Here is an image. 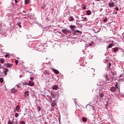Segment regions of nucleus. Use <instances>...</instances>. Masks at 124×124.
<instances>
[{
  "mask_svg": "<svg viewBox=\"0 0 124 124\" xmlns=\"http://www.w3.org/2000/svg\"><path fill=\"white\" fill-rule=\"evenodd\" d=\"M86 108L87 109V111H88V112H90L91 110L94 111V108L93 107V106L87 105Z\"/></svg>",
  "mask_w": 124,
  "mask_h": 124,
  "instance_id": "obj_1",
  "label": "nucleus"
},
{
  "mask_svg": "<svg viewBox=\"0 0 124 124\" xmlns=\"http://www.w3.org/2000/svg\"><path fill=\"white\" fill-rule=\"evenodd\" d=\"M113 50H114V51L112 52V54H111L110 55V56H111V57H115V56H116V54H117V53H117V52H118V51H119V48H118V47H115V48H114Z\"/></svg>",
  "mask_w": 124,
  "mask_h": 124,
  "instance_id": "obj_2",
  "label": "nucleus"
},
{
  "mask_svg": "<svg viewBox=\"0 0 124 124\" xmlns=\"http://www.w3.org/2000/svg\"><path fill=\"white\" fill-rule=\"evenodd\" d=\"M62 32H63V33H64V34H66V35H67V34H69V33H71V31L67 29H62Z\"/></svg>",
  "mask_w": 124,
  "mask_h": 124,
  "instance_id": "obj_3",
  "label": "nucleus"
},
{
  "mask_svg": "<svg viewBox=\"0 0 124 124\" xmlns=\"http://www.w3.org/2000/svg\"><path fill=\"white\" fill-rule=\"evenodd\" d=\"M104 78L106 79V81H110V82H112L113 80H114V77L111 76L110 78V79L108 78V76L107 75H105L104 76Z\"/></svg>",
  "mask_w": 124,
  "mask_h": 124,
  "instance_id": "obj_4",
  "label": "nucleus"
},
{
  "mask_svg": "<svg viewBox=\"0 0 124 124\" xmlns=\"http://www.w3.org/2000/svg\"><path fill=\"white\" fill-rule=\"evenodd\" d=\"M10 91L12 93H16L18 92V90L15 89V88H13V89H11Z\"/></svg>",
  "mask_w": 124,
  "mask_h": 124,
  "instance_id": "obj_5",
  "label": "nucleus"
},
{
  "mask_svg": "<svg viewBox=\"0 0 124 124\" xmlns=\"http://www.w3.org/2000/svg\"><path fill=\"white\" fill-rule=\"evenodd\" d=\"M115 3L114 2H108V6L110 8L114 7Z\"/></svg>",
  "mask_w": 124,
  "mask_h": 124,
  "instance_id": "obj_6",
  "label": "nucleus"
},
{
  "mask_svg": "<svg viewBox=\"0 0 124 124\" xmlns=\"http://www.w3.org/2000/svg\"><path fill=\"white\" fill-rule=\"evenodd\" d=\"M117 91V88L115 87H112L110 88V91L112 93H115Z\"/></svg>",
  "mask_w": 124,
  "mask_h": 124,
  "instance_id": "obj_7",
  "label": "nucleus"
},
{
  "mask_svg": "<svg viewBox=\"0 0 124 124\" xmlns=\"http://www.w3.org/2000/svg\"><path fill=\"white\" fill-rule=\"evenodd\" d=\"M4 65H5V67H11V66H12L13 65V64H12L10 63H5Z\"/></svg>",
  "mask_w": 124,
  "mask_h": 124,
  "instance_id": "obj_8",
  "label": "nucleus"
},
{
  "mask_svg": "<svg viewBox=\"0 0 124 124\" xmlns=\"http://www.w3.org/2000/svg\"><path fill=\"white\" fill-rule=\"evenodd\" d=\"M93 32H94V33H97L99 32V30H98L96 28L93 29Z\"/></svg>",
  "mask_w": 124,
  "mask_h": 124,
  "instance_id": "obj_9",
  "label": "nucleus"
},
{
  "mask_svg": "<svg viewBox=\"0 0 124 124\" xmlns=\"http://www.w3.org/2000/svg\"><path fill=\"white\" fill-rule=\"evenodd\" d=\"M43 73L45 74V75H50V72H48L47 70L44 71Z\"/></svg>",
  "mask_w": 124,
  "mask_h": 124,
  "instance_id": "obj_10",
  "label": "nucleus"
},
{
  "mask_svg": "<svg viewBox=\"0 0 124 124\" xmlns=\"http://www.w3.org/2000/svg\"><path fill=\"white\" fill-rule=\"evenodd\" d=\"M52 89H53V90H55V91H57V90H58V89H59V86L57 85H55L53 86Z\"/></svg>",
  "mask_w": 124,
  "mask_h": 124,
  "instance_id": "obj_11",
  "label": "nucleus"
},
{
  "mask_svg": "<svg viewBox=\"0 0 124 124\" xmlns=\"http://www.w3.org/2000/svg\"><path fill=\"white\" fill-rule=\"evenodd\" d=\"M69 21L70 22H72V21H74V18L72 16H70L69 17Z\"/></svg>",
  "mask_w": 124,
  "mask_h": 124,
  "instance_id": "obj_12",
  "label": "nucleus"
},
{
  "mask_svg": "<svg viewBox=\"0 0 124 124\" xmlns=\"http://www.w3.org/2000/svg\"><path fill=\"white\" fill-rule=\"evenodd\" d=\"M70 28L73 31H75V30H74V29H75L76 28L75 25H70Z\"/></svg>",
  "mask_w": 124,
  "mask_h": 124,
  "instance_id": "obj_13",
  "label": "nucleus"
},
{
  "mask_svg": "<svg viewBox=\"0 0 124 124\" xmlns=\"http://www.w3.org/2000/svg\"><path fill=\"white\" fill-rule=\"evenodd\" d=\"M52 71H53V72H54V73H55L56 74H59V71H58L57 70H56L54 68H52Z\"/></svg>",
  "mask_w": 124,
  "mask_h": 124,
  "instance_id": "obj_14",
  "label": "nucleus"
},
{
  "mask_svg": "<svg viewBox=\"0 0 124 124\" xmlns=\"http://www.w3.org/2000/svg\"><path fill=\"white\" fill-rule=\"evenodd\" d=\"M29 86H31V87H32L34 86V83H33V82L30 81L29 82Z\"/></svg>",
  "mask_w": 124,
  "mask_h": 124,
  "instance_id": "obj_15",
  "label": "nucleus"
},
{
  "mask_svg": "<svg viewBox=\"0 0 124 124\" xmlns=\"http://www.w3.org/2000/svg\"><path fill=\"white\" fill-rule=\"evenodd\" d=\"M112 47H113V44H110L107 46V49L108 50V49H110V48H112Z\"/></svg>",
  "mask_w": 124,
  "mask_h": 124,
  "instance_id": "obj_16",
  "label": "nucleus"
},
{
  "mask_svg": "<svg viewBox=\"0 0 124 124\" xmlns=\"http://www.w3.org/2000/svg\"><path fill=\"white\" fill-rule=\"evenodd\" d=\"M24 95L25 96H26V97L29 96V95H30V93H29V92L26 91L25 93H24Z\"/></svg>",
  "mask_w": 124,
  "mask_h": 124,
  "instance_id": "obj_17",
  "label": "nucleus"
},
{
  "mask_svg": "<svg viewBox=\"0 0 124 124\" xmlns=\"http://www.w3.org/2000/svg\"><path fill=\"white\" fill-rule=\"evenodd\" d=\"M2 68L4 69L3 72H8L9 71V69L6 68L2 67Z\"/></svg>",
  "mask_w": 124,
  "mask_h": 124,
  "instance_id": "obj_18",
  "label": "nucleus"
},
{
  "mask_svg": "<svg viewBox=\"0 0 124 124\" xmlns=\"http://www.w3.org/2000/svg\"><path fill=\"white\" fill-rule=\"evenodd\" d=\"M97 98H94L93 99V103H94L95 104H96V103H97Z\"/></svg>",
  "mask_w": 124,
  "mask_h": 124,
  "instance_id": "obj_19",
  "label": "nucleus"
},
{
  "mask_svg": "<svg viewBox=\"0 0 124 124\" xmlns=\"http://www.w3.org/2000/svg\"><path fill=\"white\" fill-rule=\"evenodd\" d=\"M110 73H111V74H112V75H113V76L117 75V72H116L115 71L113 72L112 71H111Z\"/></svg>",
  "mask_w": 124,
  "mask_h": 124,
  "instance_id": "obj_20",
  "label": "nucleus"
},
{
  "mask_svg": "<svg viewBox=\"0 0 124 124\" xmlns=\"http://www.w3.org/2000/svg\"><path fill=\"white\" fill-rule=\"evenodd\" d=\"M51 105L52 107H55V106H56V101H54L51 104Z\"/></svg>",
  "mask_w": 124,
  "mask_h": 124,
  "instance_id": "obj_21",
  "label": "nucleus"
},
{
  "mask_svg": "<svg viewBox=\"0 0 124 124\" xmlns=\"http://www.w3.org/2000/svg\"><path fill=\"white\" fill-rule=\"evenodd\" d=\"M82 122H83L84 123H87V118L86 117H83L82 118Z\"/></svg>",
  "mask_w": 124,
  "mask_h": 124,
  "instance_id": "obj_22",
  "label": "nucleus"
},
{
  "mask_svg": "<svg viewBox=\"0 0 124 124\" xmlns=\"http://www.w3.org/2000/svg\"><path fill=\"white\" fill-rule=\"evenodd\" d=\"M16 109V112H18L19 110H20V106H19V105L17 106Z\"/></svg>",
  "mask_w": 124,
  "mask_h": 124,
  "instance_id": "obj_23",
  "label": "nucleus"
},
{
  "mask_svg": "<svg viewBox=\"0 0 124 124\" xmlns=\"http://www.w3.org/2000/svg\"><path fill=\"white\" fill-rule=\"evenodd\" d=\"M36 109H37L38 112H40V111H41V108H40V107H39V106L37 107Z\"/></svg>",
  "mask_w": 124,
  "mask_h": 124,
  "instance_id": "obj_24",
  "label": "nucleus"
},
{
  "mask_svg": "<svg viewBox=\"0 0 124 124\" xmlns=\"http://www.w3.org/2000/svg\"><path fill=\"white\" fill-rule=\"evenodd\" d=\"M78 32V33H80V34H82V32L79 30H76L75 31V33H77Z\"/></svg>",
  "mask_w": 124,
  "mask_h": 124,
  "instance_id": "obj_25",
  "label": "nucleus"
},
{
  "mask_svg": "<svg viewBox=\"0 0 124 124\" xmlns=\"http://www.w3.org/2000/svg\"><path fill=\"white\" fill-rule=\"evenodd\" d=\"M31 0H25V4H29Z\"/></svg>",
  "mask_w": 124,
  "mask_h": 124,
  "instance_id": "obj_26",
  "label": "nucleus"
},
{
  "mask_svg": "<svg viewBox=\"0 0 124 124\" xmlns=\"http://www.w3.org/2000/svg\"><path fill=\"white\" fill-rule=\"evenodd\" d=\"M86 14L87 15H91V14H92V12L90 10H88L87 11Z\"/></svg>",
  "mask_w": 124,
  "mask_h": 124,
  "instance_id": "obj_27",
  "label": "nucleus"
},
{
  "mask_svg": "<svg viewBox=\"0 0 124 124\" xmlns=\"http://www.w3.org/2000/svg\"><path fill=\"white\" fill-rule=\"evenodd\" d=\"M107 21H108V18H107V17H106L103 20L104 23H107Z\"/></svg>",
  "mask_w": 124,
  "mask_h": 124,
  "instance_id": "obj_28",
  "label": "nucleus"
},
{
  "mask_svg": "<svg viewBox=\"0 0 124 124\" xmlns=\"http://www.w3.org/2000/svg\"><path fill=\"white\" fill-rule=\"evenodd\" d=\"M97 86H100L101 87L103 86L102 82L100 81V82L98 84H97Z\"/></svg>",
  "mask_w": 124,
  "mask_h": 124,
  "instance_id": "obj_29",
  "label": "nucleus"
},
{
  "mask_svg": "<svg viewBox=\"0 0 124 124\" xmlns=\"http://www.w3.org/2000/svg\"><path fill=\"white\" fill-rule=\"evenodd\" d=\"M21 24H22L21 22H18L17 25L19 28H22V26H21Z\"/></svg>",
  "mask_w": 124,
  "mask_h": 124,
  "instance_id": "obj_30",
  "label": "nucleus"
},
{
  "mask_svg": "<svg viewBox=\"0 0 124 124\" xmlns=\"http://www.w3.org/2000/svg\"><path fill=\"white\" fill-rule=\"evenodd\" d=\"M0 62H1V63H4V59H0Z\"/></svg>",
  "mask_w": 124,
  "mask_h": 124,
  "instance_id": "obj_31",
  "label": "nucleus"
},
{
  "mask_svg": "<svg viewBox=\"0 0 124 124\" xmlns=\"http://www.w3.org/2000/svg\"><path fill=\"white\" fill-rule=\"evenodd\" d=\"M115 87H116V89H117V90H119V91H120V88L118 87V83H116V84L115 85Z\"/></svg>",
  "mask_w": 124,
  "mask_h": 124,
  "instance_id": "obj_32",
  "label": "nucleus"
},
{
  "mask_svg": "<svg viewBox=\"0 0 124 124\" xmlns=\"http://www.w3.org/2000/svg\"><path fill=\"white\" fill-rule=\"evenodd\" d=\"M101 98H102V97H103V96H104V94H103V93H100L99 94Z\"/></svg>",
  "mask_w": 124,
  "mask_h": 124,
  "instance_id": "obj_33",
  "label": "nucleus"
},
{
  "mask_svg": "<svg viewBox=\"0 0 124 124\" xmlns=\"http://www.w3.org/2000/svg\"><path fill=\"white\" fill-rule=\"evenodd\" d=\"M0 83H3V78H0Z\"/></svg>",
  "mask_w": 124,
  "mask_h": 124,
  "instance_id": "obj_34",
  "label": "nucleus"
},
{
  "mask_svg": "<svg viewBox=\"0 0 124 124\" xmlns=\"http://www.w3.org/2000/svg\"><path fill=\"white\" fill-rule=\"evenodd\" d=\"M20 124H26V122L24 121H22L21 122H20Z\"/></svg>",
  "mask_w": 124,
  "mask_h": 124,
  "instance_id": "obj_35",
  "label": "nucleus"
},
{
  "mask_svg": "<svg viewBox=\"0 0 124 124\" xmlns=\"http://www.w3.org/2000/svg\"><path fill=\"white\" fill-rule=\"evenodd\" d=\"M18 116H19V114L17 113H16V114H15L16 118H17Z\"/></svg>",
  "mask_w": 124,
  "mask_h": 124,
  "instance_id": "obj_36",
  "label": "nucleus"
},
{
  "mask_svg": "<svg viewBox=\"0 0 124 124\" xmlns=\"http://www.w3.org/2000/svg\"><path fill=\"white\" fill-rule=\"evenodd\" d=\"M86 20H87V17H84L83 18V20H81V21H82L83 22H85Z\"/></svg>",
  "mask_w": 124,
  "mask_h": 124,
  "instance_id": "obj_37",
  "label": "nucleus"
},
{
  "mask_svg": "<svg viewBox=\"0 0 124 124\" xmlns=\"http://www.w3.org/2000/svg\"><path fill=\"white\" fill-rule=\"evenodd\" d=\"M93 41L92 42V43H90L89 44V46H93Z\"/></svg>",
  "mask_w": 124,
  "mask_h": 124,
  "instance_id": "obj_38",
  "label": "nucleus"
},
{
  "mask_svg": "<svg viewBox=\"0 0 124 124\" xmlns=\"http://www.w3.org/2000/svg\"><path fill=\"white\" fill-rule=\"evenodd\" d=\"M51 94L52 97H55V94H54V93H51Z\"/></svg>",
  "mask_w": 124,
  "mask_h": 124,
  "instance_id": "obj_39",
  "label": "nucleus"
},
{
  "mask_svg": "<svg viewBox=\"0 0 124 124\" xmlns=\"http://www.w3.org/2000/svg\"><path fill=\"white\" fill-rule=\"evenodd\" d=\"M16 87H17V88H18V89H20V85H16Z\"/></svg>",
  "mask_w": 124,
  "mask_h": 124,
  "instance_id": "obj_40",
  "label": "nucleus"
},
{
  "mask_svg": "<svg viewBox=\"0 0 124 124\" xmlns=\"http://www.w3.org/2000/svg\"><path fill=\"white\" fill-rule=\"evenodd\" d=\"M15 62H16V64H18V63L19 62L18 61V60H16Z\"/></svg>",
  "mask_w": 124,
  "mask_h": 124,
  "instance_id": "obj_41",
  "label": "nucleus"
},
{
  "mask_svg": "<svg viewBox=\"0 0 124 124\" xmlns=\"http://www.w3.org/2000/svg\"><path fill=\"white\" fill-rule=\"evenodd\" d=\"M30 24L32 25H33V24H34V22L30 21Z\"/></svg>",
  "mask_w": 124,
  "mask_h": 124,
  "instance_id": "obj_42",
  "label": "nucleus"
},
{
  "mask_svg": "<svg viewBox=\"0 0 124 124\" xmlns=\"http://www.w3.org/2000/svg\"><path fill=\"white\" fill-rule=\"evenodd\" d=\"M30 79L31 80V81H33V77L30 78Z\"/></svg>",
  "mask_w": 124,
  "mask_h": 124,
  "instance_id": "obj_43",
  "label": "nucleus"
},
{
  "mask_svg": "<svg viewBox=\"0 0 124 124\" xmlns=\"http://www.w3.org/2000/svg\"><path fill=\"white\" fill-rule=\"evenodd\" d=\"M116 10H117V11H119V7H116Z\"/></svg>",
  "mask_w": 124,
  "mask_h": 124,
  "instance_id": "obj_44",
  "label": "nucleus"
},
{
  "mask_svg": "<svg viewBox=\"0 0 124 124\" xmlns=\"http://www.w3.org/2000/svg\"><path fill=\"white\" fill-rule=\"evenodd\" d=\"M8 124H11V121H10V120H9Z\"/></svg>",
  "mask_w": 124,
  "mask_h": 124,
  "instance_id": "obj_45",
  "label": "nucleus"
},
{
  "mask_svg": "<svg viewBox=\"0 0 124 124\" xmlns=\"http://www.w3.org/2000/svg\"><path fill=\"white\" fill-rule=\"evenodd\" d=\"M82 9H83V10H86V7H83Z\"/></svg>",
  "mask_w": 124,
  "mask_h": 124,
  "instance_id": "obj_46",
  "label": "nucleus"
},
{
  "mask_svg": "<svg viewBox=\"0 0 124 124\" xmlns=\"http://www.w3.org/2000/svg\"><path fill=\"white\" fill-rule=\"evenodd\" d=\"M108 65H109V67H110V66H111V63L110 62L108 63Z\"/></svg>",
  "mask_w": 124,
  "mask_h": 124,
  "instance_id": "obj_47",
  "label": "nucleus"
},
{
  "mask_svg": "<svg viewBox=\"0 0 124 124\" xmlns=\"http://www.w3.org/2000/svg\"><path fill=\"white\" fill-rule=\"evenodd\" d=\"M22 77H23V76L22 75H20L19 76V78H22Z\"/></svg>",
  "mask_w": 124,
  "mask_h": 124,
  "instance_id": "obj_48",
  "label": "nucleus"
},
{
  "mask_svg": "<svg viewBox=\"0 0 124 124\" xmlns=\"http://www.w3.org/2000/svg\"><path fill=\"white\" fill-rule=\"evenodd\" d=\"M3 73H4L5 75H7V73H6V72H3Z\"/></svg>",
  "mask_w": 124,
  "mask_h": 124,
  "instance_id": "obj_49",
  "label": "nucleus"
},
{
  "mask_svg": "<svg viewBox=\"0 0 124 124\" xmlns=\"http://www.w3.org/2000/svg\"><path fill=\"white\" fill-rule=\"evenodd\" d=\"M16 111H17V110H16V109H15L14 110V112L16 113Z\"/></svg>",
  "mask_w": 124,
  "mask_h": 124,
  "instance_id": "obj_50",
  "label": "nucleus"
},
{
  "mask_svg": "<svg viewBox=\"0 0 124 124\" xmlns=\"http://www.w3.org/2000/svg\"><path fill=\"white\" fill-rule=\"evenodd\" d=\"M15 0L16 3H17L18 2V0Z\"/></svg>",
  "mask_w": 124,
  "mask_h": 124,
  "instance_id": "obj_51",
  "label": "nucleus"
},
{
  "mask_svg": "<svg viewBox=\"0 0 124 124\" xmlns=\"http://www.w3.org/2000/svg\"><path fill=\"white\" fill-rule=\"evenodd\" d=\"M22 15H23L24 16H26V15H27L26 14H23L22 13Z\"/></svg>",
  "mask_w": 124,
  "mask_h": 124,
  "instance_id": "obj_52",
  "label": "nucleus"
},
{
  "mask_svg": "<svg viewBox=\"0 0 124 124\" xmlns=\"http://www.w3.org/2000/svg\"><path fill=\"white\" fill-rule=\"evenodd\" d=\"M3 67H1V64H0V69L2 68Z\"/></svg>",
  "mask_w": 124,
  "mask_h": 124,
  "instance_id": "obj_53",
  "label": "nucleus"
},
{
  "mask_svg": "<svg viewBox=\"0 0 124 124\" xmlns=\"http://www.w3.org/2000/svg\"><path fill=\"white\" fill-rule=\"evenodd\" d=\"M7 57H8V55H7V54H6V55H5V58H7Z\"/></svg>",
  "mask_w": 124,
  "mask_h": 124,
  "instance_id": "obj_54",
  "label": "nucleus"
},
{
  "mask_svg": "<svg viewBox=\"0 0 124 124\" xmlns=\"http://www.w3.org/2000/svg\"><path fill=\"white\" fill-rule=\"evenodd\" d=\"M122 76H123L122 75H120L119 77H122Z\"/></svg>",
  "mask_w": 124,
  "mask_h": 124,
  "instance_id": "obj_55",
  "label": "nucleus"
},
{
  "mask_svg": "<svg viewBox=\"0 0 124 124\" xmlns=\"http://www.w3.org/2000/svg\"><path fill=\"white\" fill-rule=\"evenodd\" d=\"M23 13H26V12H25V11H23Z\"/></svg>",
  "mask_w": 124,
  "mask_h": 124,
  "instance_id": "obj_56",
  "label": "nucleus"
},
{
  "mask_svg": "<svg viewBox=\"0 0 124 124\" xmlns=\"http://www.w3.org/2000/svg\"><path fill=\"white\" fill-rule=\"evenodd\" d=\"M40 47H41L42 48H43V46H41Z\"/></svg>",
  "mask_w": 124,
  "mask_h": 124,
  "instance_id": "obj_57",
  "label": "nucleus"
},
{
  "mask_svg": "<svg viewBox=\"0 0 124 124\" xmlns=\"http://www.w3.org/2000/svg\"><path fill=\"white\" fill-rule=\"evenodd\" d=\"M11 124H14L13 122H12L11 123Z\"/></svg>",
  "mask_w": 124,
  "mask_h": 124,
  "instance_id": "obj_58",
  "label": "nucleus"
},
{
  "mask_svg": "<svg viewBox=\"0 0 124 124\" xmlns=\"http://www.w3.org/2000/svg\"><path fill=\"white\" fill-rule=\"evenodd\" d=\"M17 123H18V122L16 121V124H17Z\"/></svg>",
  "mask_w": 124,
  "mask_h": 124,
  "instance_id": "obj_59",
  "label": "nucleus"
},
{
  "mask_svg": "<svg viewBox=\"0 0 124 124\" xmlns=\"http://www.w3.org/2000/svg\"><path fill=\"white\" fill-rule=\"evenodd\" d=\"M50 99H51V100H52V97H50Z\"/></svg>",
  "mask_w": 124,
  "mask_h": 124,
  "instance_id": "obj_60",
  "label": "nucleus"
},
{
  "mask_svg": "<svg viewBox=\"0 0 124 124\" xmlns=\"http://www.w3.org/2000/svg\"><path fill=\"white\" fill-rule=\"evenodd\" d=\"M68 124H69V121L68 122Z\"/></svg>",
  "mask_w": 124,
  "mask_h": 124,
  "instance_id": "obj_61",
  "label": "nucleus"
},
{
  "mask_svg": "<svg viewBox=\"0 0 124 124\" xmlns=\"http://www.w3.org/2000/svg\"><path fill=\"white\" fill-rule=\"evenodd\" d=\"M117 13L116 12V14H117Z\"/></svg>",
  "mask_w": 124,
  "mask_h": 124,
  "instance_id": "obj_62",
  "label": "nucleus"
}]
</instances>
